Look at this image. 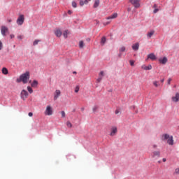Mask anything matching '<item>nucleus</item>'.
<instances>
[{"label":"nucleus","mask_w":179,"mask_h":179,"mask_svg":"<svg viewBox=\"0 0 179 179\" xmlns=\"http://www.w3.org/2000/svg\"><path fill=\"white\" fill-rule=\"evenodd\" d=\"M40 41H41V40H35L33 42V45H37V44H38V43H40Z\"/></svg>","instance_id":"cd10ccee"},{"label":"nucleus","mask_w":179,"mask_h":179,"mask_svg":"<svg viewBox=\"0 0 179 179\" xmlns=\"http://www.w3.org/2000/svg\"><path fill=\"white\" fill-rule=\"evenodd\" d=\"M129 63H130L131 66H134V65L135 64V62L134 60H130Z\"/></svg>","instance_id":"473e14b6"},{"label":"nucleus","mask_w":179,"mask_h":179,"mask_svg":"<svg viewBox=\"0 0 179 179\" xmlns=\"http://www.w3.org/2000/svg\"><path fill=\"white\" fill-rule=\"evenodd\" d=\"M117 16H118V14L117 13H114L109 17H107L106 20H108V21H104L103 22V26H108V24H110L111 23V19H116V17H117Z\"/></svg>","instance_id":"f03ea898"},{"label":"nucleus","mask_w":179,"mask_h":179,"mask_svg":"<svg viewBox=\"0 0 179 179\" xmlns=\"http://www.w3.org/2000/svg\"><path fill=\"white\" fill-rule=\"evenodd\" d=\"M31 87H34L35 89L37 88L38 86V81L36 80H34L33 82L31 83Z\"/></svg>","instance_id":"2eb2a0df"},{"label":"nucleus","mask_w":179,"mask_h":179,"mask_svg":"<svg viewBox=\"0 0 179 179\" xmlns=\"http://www.w3.org/2000/svg\"><path fill=\"white\" fill-rule=\"evenodd\" d=\"M10 38H15V35L14 34H10Z\"/></svg>","instance_id":"a18cd8bd"},{"label":"nucleus","mask_w":179,"mask_h":179,"mask_svg":"<svg viewBox=\"0 0 179 179\" xmlns=\"http://www.w3.org/2000/svg\"><path fill=\"white\" fill-rule=\"evenodd\" d=\"M166 160V158H163V159H162V161H163L164 162H165Z\"/></svg>","instance_id":"4d7b16f0"},{"label":"nucleus","mask_w":179,"mask_h":179,"mask_svg":"<svg viewBox=\"0 0 179 179\" xmlns=\"http://www.w3.org/2000/svg\"><path fill=\"white\" fill-rule=\"evenodd\" d=\"M172 100L175 101V103H177L179 100V93H176V96L172 97Z\"/></svg>","instance_id":"f3484780"},{"label":"nucleus","mask_w":179,"mask_h":179,"mask_svg":"<svg viewBox=\"0 0 179 179\" xmlns=\"http://www.w3.org/2000/svg\"><path fill=\"white\" fill-rule=\"evenodd\" d=\"M158 163H160V161H159Z\"/></svg>","instance_id":"69168bd1"},{"label":"nucleus","mask_w":179,"mask_h":179,"mask_svg":"<svg viewBox=\"0 0 179 179\" xmlns=\"http://www.w3.org/2000/svg\"><path fill=\"white\" fill-rule=\"evenodd\" d=\"M121 57H122V53L120 52V53L118 54V57H119V58H121Z\"/></svg>","instance_id":"49530a36"},{"label":"nucleus","mask_w":179,"mask_h":179,"mask_svg":"<svg viewBox=\"0 0 179 179\" xmlns=\"http://www.w3.org/2000/svg\"><path fill=\"white\" fill-rule=\"evenodd\" d=\"M137 113H138V110L136 111V114H137Z\"/></svg>","instance_id":"680f3d73"},{"label":"nucleus","mask_w":179,"mask_h":179,"mask_svg":"<svg viewBox=\"0 0 179 179\" xmlns=\"http://www.w3.org/2000/svg\"><path fill=\"white\" fill-rule=\"evenodd\" d=\"M61 96V91L59 90H57L55 91V94H54V100H57Z\"/></svg>","instance_id":"f8f14e48"},{"label":"nucleus","mask_w":179,"mask_h":179,"mask_svg":"<svg viewBox=\"0 0 179 179\" xmlns=\"http://www.w3.org/2000/svg\"><path fill=\"white\" fill-rule=\"evenodd\" d=\"M164 82V78L161 80V83H163Z\"/></svg>","instance_id":"5fc2aeb1"},{"label":"nucleus","mask_w":179,"mask_h":179,"mask_svg":"<svg viewBox=\"0 0 179 179\" xmlns=\"http://www.w3.org/2000/svg\"><path fill=\"white\" fill-rule=\"evenodd\" d=\"M16 23L18 26H22L24 23V15H20L17 19Z\"/></svg>","instance_id":"7ed1b4c3"},{"label":"nucleus","mask_w":179,"mask_h":179,"mask_svg":"<svg viewBox=\"0 0 179 179\" xmlns=\"http://www.w3.org/2000/svg\"><path fill=\"white\" fill-rule=\"evenodd\" d=\"M98 108H99V106H97V105L94 106V107L92 108L93 113H96V111H97Z\"/></svg>","instance_id":"bb28decb"},{"label":"nucleus","mask_w":179,"mask_h":179,"mask_svg":"<svg viewBox=\"0 0 179 179\" xmlns=\"http://www.w3.org/2000/svg\"><path fill=\"white\" fill-rule=\"evenodd\" d=\"M120 52H124L125 51V47L122 46L121 48L119 50Z\"/></svg>","instance_id":"2f4dec72"},{"label":"nucleus","mask_w":179,"mask_h":179,"mask_svg":"<svg viewBox=\"0 0 179 179\" xmlns=\"http://www.w3.org/2000/svg\"><path fill=\"white\" fill-rule=\"evenodd\" d=\"M99 5H100V0H95L93 7L99 8Z\"/></svg>","instance_id":"aec40b11"},{"label":"nucleus","mask_w":179,"mask_h":179,"mask_svg":"<svg viewBox=\"0 0 179 179\" xmlns=\"http://www.w3.org/2000/svg\"><path fill=\"white\" fill-rule=\"evenodd\" d=\"M129 2L134 5V8H139L141 6V3H139L140 0H129Z\"/></svg>","instance_id":"0eeeda50"},{"label":"nucleus","mask_w":179,"mask_h":179,"mask_svg":"<svg viewBox=\"0 0 179 179\" xmlns=\"http://www.w3.org/2000/svg\"><path fill=\"white\" fill-rule=\"evenodd\" d=\"M2 73H3V75H8V73H9V71H8V69H6V67H3L2 69Z\"/></svg>","instance_id":"412c9836"},{"label":"nucleus","mask_w":179,"mask_h":179,"mask_svg":"<svg viewBox=\"0 0 179 179\" xmlns=\"http://www.w3.org/2000/svg\"><path fill=\"white\" fill-rule=\"evenodd\" d=\"M132 50L134 51H138L139 50V43H136L132 45Z\"/></svg>","instance_id":"dca6fc26"},{"label":"nucleus","mask_w":179,"mask_h":179,"mask_svg":"<svg viewBox=\"0 0 179 179\" xmlns=\"http://www.w3.org/2000/svg\"><path fill=\"white\" fill-rule=\"evenodd\" d=\"M3 48V45L2 44V41H0V51Z\"/></svg>","instance_id":"e433bc0d"},{"label":"nucleus","mask_w":179,"mask_h":179,"mask_svg":"<svg viewBox=\"0 0 179 179\" xmlns=\"http://www.w3.org/2000/svg\"><path fill=\"white\" fill-rule=\"evenodd\" d=\"M152 159H159L160 157V151H154L152 154Z\"/></svg>","instance_id":"6e6552de"},{"label":"nucleus","mask_w":179,"mask_h":179,"mask_svg":"<svg viewBox=\"0 0 179 179\" xmlns=\"http://www.w3.org/2000/svg\"><path fill=\"white\" fill-rule=\"evenodd\" d=\"M153 85H154V86H155V87H159V82L154 81Z\"/></svg>","instance_id":"7c9ffc66"},{"label":"nucleus","mask_w":179,"mask_h":179,"mask_svg":"<svg viewBox=\"0 0 179 179\" xmlns=\"http://www.w3.org/2000/svg\"><path fill=\"white\" fill-rule=\"evenodd\" d=\"M84 3L85 5H87L89 3V0H85Z\"/></svg>","instance_id":"ea45409f"},{"label":"nucleus","mask_w":179,"mask_h":179,"mask_svg":"<svg viewBox=\"0 0 179 179\" xmlns=\"http://www.w3.org/2000/svg\"><path fill=\"white\" fill-rule=\"evenodd\" d=\"M71 6H72V8H78V3H76V1H73L71 2Z\"/></svg>","instance_id":"5701e85b"},{"label":"nucleus","mask_w":179,"mask_h":179,"mask_svg":"<svg viewBox=\"0 0 179 179\" xmlns=\"http://www.w3.org/2000/svg\"><path fill=\"white\" fill-rule=\"evenodd\" d=\"M85 5V1L83 0H80V6H83Z\"/></svg>","instance_id":"72a5a7b5"},{"label":"nucleus","mask_w":179,"mask_h":179,"mask_svg":"<svg viewBox=\"0 0 179 179\" xmlns=\"http://www.w3.org/2000/svg\"><path fill=\"white\" fill-rule=\"evenodd\" d=\"M117 134V127H113L111 128V132L110 133V136H114Z\"/></svg>","instance_id":"ddd939ff"},{"label":"nucleus","mask_w":179,"mask_h":179,"mask_svg":"<svg viewBox=\"0 0 179 179\" xmlns=\"http://www.w3.org/2000/svg\"><path fill=\"white\" fill-rule=\"evenodd\" d=\"M101 79H103V77H99V78L97 79V82H99V83L101 82Z\"/></svg>","instance_id":"58836bf2"},{"label":"nucleus","mask_w":179,"mask_h":179,"mask_svg":"<svg viewBox=\"0 0 179 179\" xmlns=\"http://www.w3.org/2000/svg\"><path fill=\"white\" fill-rule=\"evenodd\" d=\"M27 90H28V92H29V93L30 94H31V93H33V89L31 88V87L28 86V87H27Z\"/></svg>","instance_id":"a878e982"},{"label":"nucleus","mask_w":179,"mask_h":179,"mask_svg":"<svg viewBox=\"0 0 179 179\" xmlns=\"http://www.w3.org/2000/svg\"><path fill=\"white\" fill-rule=\"evenodd\" d=\"M148 59H152V61H155V59H157V57L155 55V53H150L148 55Z\"/></svg>","instance_id":"1a4fd4ad"},{"label":"nucleus","mask_w":179,"mask_h":179,"mask_svg":"<svg viewBox=\"0 0 179 179\" xmlns=\"http://www.w3.org/2000/svg\"><path fill=\"white\" fill-rule=\"evenodd\" d=\"M84 45H85V43H83V41H80L79 42V48H83Z\"/></svg>","instance_id":"393cba45"},{"label":"nucleus","mask_w":179,"mask_h":179,"mask_svg":"<svg viewBox=\"0 0 179 179\" xmlns=\"http://www.w3.org/2000/svg\"><path fill=\"white\" fill-rule=\"evenodd\" d=\"M29 79H30V72L26 71L25 73L21 74L19 78L16 79V82L17 83H20V82H22L24 85H26V83L29 82Z\"/></svg>","instance_id":"f257e3e1"},{"label":"nucleus","mask_w":179,"mask_h":179,"mask_svg":"<svg viewBox=\"0 0 179 179\" xmlns=\"http://www.w3.org/2000/svg\"><path fill=\"white\" fill-rule=\"evenodd\" d=\"M29 96V92L25 90H22L20 93V97L22 100H26L27 97Z\"/></svg>","instance_id":"20e7f679"},{"label":"nucleus","mask_w":179,"mask_h":179,"mask_svg":"<svg viewBox=\"0 0 179 179\" xmlns=\"http://www.w3.org/2000/svg\"><path fill=\"white\" fill-rule=\"evenodd\" d=\"M54 33L56 37H61V36H62V31H61L60 29H57L56 30H55Z\"/></svg>","instance_id":"9d476101"},{"label":"nucleus","mask_w":179,"mask_h":179,"mask_svg":"<svg viewBox=\"0 0 179 179\" xmlns=\"http://www.w3.org/2000/svg\"><path fill=\"white\" fill-rule=\"evenodd\" d=\"M141 68L142 69H144L145 71H146V65H143Z\"/></svg>","instance_id":"a19ab883"},{"label":"nucleus","mask_w":179,"mask_h":179,"mask_svg":"<svg viewBox=\"0 0 179 179\" xmlns=\"http://www.w3.org/2000/svg\"><path fill=\"white\" fill-rule=\"evenodd\" d=\"M131 110H135V106H131Z\"/></svg>","instance_id":"3c124183"},{"label":"nucleus","mask_w":179,"mask_h":179,"mask_svg":"<svg viewBox=\"0 0 179 179\" xmlns=\"http://www.w3.org/2000/svg\"><path fill=\"white\" fill-rule=\"evenodd\" d=\"M167 143L170 145L171 146H173L174 145V140L173 139V136H170L167 140Z\"/></svg>","instance_id":"4468645a"},{"label":"nucleus","mask_w":179,"mask_h":179,"mask_svg":"<svg viewBox=\"0 0 179 179\" xmlns=\"http://www.w3.org/2000/svg\"><path fill=\"white\" fill-rule=\"evenodd\" d=\"M66 125L69 128H71L72 127V123H71V122L68 121L66 122Z\"/></svg>","instance_id":"c756f323"},{"label":"nucleus","mask_w":179,"mask_h":179,"mask_svg":"<svg viewBox=\"0 0 179 179\" xmlns=\"http://www.w3.org/2000/svg\"><path fill=\"white\" fill-rule=\"evenodd\" d=\"M152 69V65L149 64L148 66H146L145 71H150Z\"/></svg>","instance_id":"c85d7f7f"},{"label":"nucleus","mask_w":179,"mask_h":179,"mask_svg":"<svg viewBox=\"0 0 179 179\" xmlns=\"http://www.w3.org/2000/svg\"><path fill=\"white\" fill-rule=\"evenodd\" d=\"M115 113L116 115L120 114V110H119L118 109H117V110H115Z\"/></svg>","instance_id":"c03bdc74"},{"label":"nucleus","mask_w":179,"mask_h":179,"mask_svg":"<svg viewBox=\"0 0 179 179\" xmlns=\"http://www.w3.org/2000/svg\"><path fill=\"white\" fill-rule=\"evenodd\" d=\"M8 23H12V19H8Z\"/></svg>","instance_id":"603ef678"},{"label":"nucleus","mask_w":179,"mask_h":179,"mask_svg":"<svg viewBox=\"0 0 179 179\" xmlns=\"http://www.w3.org/2000/svg\"><path fill=\"white\" fill-rule=\"evenodd\" d=\"M17 38L19 39V40H22V36H17Z\"/></svg>","instance_id":"8fccbe9b"},{"label":"nucleus","mask_w":179,"mask_h":179,"mask_svg":"<svg viewBox=\"0 0 179 179\" xmlns=\"http://www.w3.org/2000/svg\"><path fill=\"white\" fill-rule=\"evenodd\" d=\"M9 29H8V27H6V26H1V35L3 36V37L6 36V33H8Z\"/></svg>","instance_id":"39448f33"},{"label":"nucleus","mask_w":179,"mask_h":179,"mask_svg":"<svg viewBox=\"0 0 179 179\" xmlns=\"http://www.w3.org/2000/svg\"><path fill=\"white\" fill-rule=\"evenodd\" d=\"M81 110H82V111H83V110H85V108H82Z\"/></svg>","instance_id":"052dcab7"},{"label":"nucleus","mask_w":179,"mask_h":179,"mask_svg":"<svg viewBox=\"0 0 179 179\" xmlns=\"http://www.w3.org/2000/svg\"><path fill=\"white\" fill-rule=\"evenodd\" d=\"M106 36L102 37L101 40V45H104V44H106Z\"/></svg>","instance_id":"4be33fe9"},{"label":"nucleus","mask_w":179,"mask_h":179,"mask_svg":"<svg viewBox=\"0 0 179 179\" xmlns=\"http://www.w3.org/2000/svg\"><path fill=\"white\" fill-rule=\"evenodd\" d=\"M63 36H64V38H68V30L64 31Z\"/></svg>","instance_id":"b1692460"},{"label":"nucleus","mask_w":179,"mask_h":179,"mask_svg":"<svg viewBox=\"0 0 179 179\" xmlns=\"http://www.w3.org/2000/svg\"><path fill=\"white\" fill-rule=\"evenodd\" d=\"M153 148H157V145H153Z\"/></svg>","instance_id":"6e6d98bb"},{"label":"nucleus","mask_w":179,"mask_h":179,"mask_svg":"<svg viewBox=\"0 0 179 179\" xmlns=\"http://www.w3.org/2000/svg\"><path fill=\"white\" fill-rule=\"evenodd\" d=\"M68 13H69V15H72V10H68Z\"/></svg>","instance_id":"09e8293b"},{"label":"nucleus","mask_w":179,"mask_h":179,"mask_svg":"<svg viewBox=\"0 0 179 179\" xmlns=\"http://www.w3.org/2000/svg\"><path fill=\"white\" fill-rule=\"evenodd\" d=\"M28 115H29V117H33V113L29 112V113H28Z\"/></svg>","instance_id":"37998d69"},{"label":"nucleus","mask_w":179,"mask_h":179,"mask_svg":"<svg viewBox=\"0 0 179 179\" xmlns=\"http://www.w3.org/2000/svg\"><path fill=\"white\" fill-rule=\"evenodd\" d=\"M88 1H90V0H88Z\"/></svg>","instance_id":"338daca9"},{"label":"nucleus","mask_w":179,"mask_h":179,"mask_svg":"<svg viewBox=\"0 0 179 179\" xmlns=\"http://www.w3.org/2000/svg\"><path fill=\"white\" fill-rule=\"evenodd\" d=\"M15 47H16L15 45L13 46V48H15Z\"/></svg>","instance_id":"e2e57ef3"},{"label":"nucleus","mask_w":179,"mask_h":179,"mask_svg":"<svg viewBox=\"0 0 179 179\" xmlns=\"http://www.w3.org/2000/svg\"><path fill=\"white\" fill-rule=\"evenodd\" d=\"M75 111H76V109H73V113H75Z\"/></svg>","instance_id":"13d9d810"},{"label":"nucleus","mask_w":179,"mask_h":179,"mask_svg":"<svg viewBox=\"0 0 179 179\" xmlns=\"http://www.w3.org/2000/svg\"><path fill=\"white\" fill-rule=\"evenodd\" d=\"M167 57H164L163 58H159V62H160V64H162V65H166V64H167Z\"/></svg>","instance_id":"9b49d317"},{"label":"nucleus","mask_w":179,"mask_h":179,"mask_svg":"<svg viewBox=\"0 0 179 179\" xmlns=\"http://www.w3.org/2000/svg\"><path fill=\"white\" fill-rule=\"evenodd\" d=\"M45 115H52V108H51V106H48L46 107V110L45 111Z\"/></svg>","instance_id":"423d86ee"},{"label":"nucleus","mask_w":179,"mask_h":179,"mask_svg":"<svg viewBox=\"0 0 179 179\" xmlns=\"http://www.w3.org/2000/svg\"><path fill=\"white\" fill-rule=\"evenodd\" d=\"M61 114H62V118H65V111L62 110L61 112Z\"/></svg>","instance_id":"f704fd0d"},{"label":"nucleus","mask_w":179,"mask_h":179,"mask_svg":"<svg viewBox=\"0 0 179 179\" xmlns=\"http://www.w3.org/2000/svg\"><path fill=\"white\" fill-rule=\"evenodd\" d=\"M109 92H111V90H109Z\"/></svg>","instance_id":"0e129e2a"},{"label":"nucleus","mask_w":179,"mask_h":179,"mask_svg":"<svg viewBox=\"0 0 179 179\" xmlns=\"http://www.w3.org/2000/svg\"><path fill=\"white\" fill-rule=\"evenodd\" d=\"M170 83H171V78H169L168 80V85H170Z\"/></svg>","instance_id":"de8ad7c7"},{"label":"nucleus","mask_w":179,"mask_h":179,"mask_svg":"<svg viewBox=\"0 0 179 179\" xmlns=\"http://www.w3.org/2000/svg\"><path fill=\"white\" fill-rule=\"evenodd\" d=\"M170 138V136L167 134H164L162 136V141H167Z\"/></svg>","instance_id":"a211bd4d"},{"label":"nucleus","mask_w":179,"mask_h":179,"mask_svg":"<svg viewBox=\"0 0 179 179\" xmlns=\"http://www.w3.org/2000/svg\"><path fill=\"white\" fill-rule=\"evenodd\" d=\"M127 11H128V12H131V8L129 7V8H127Z\"/></svg>","instance_id":"864d4df0"},{"label":"nucleus","mask_w":179,"mask_h":179,"mask_svg":"<svg viewBox=\"0 0 179 179\" xmlns=\"http://www.w3.org/2000/svg\"><path fill=\"white\" fill-rule=\"evenodd\" d=\"M153 34H155V31L154 30H152L150 31V32H148L147 34V37L148 38H152V36H153Z\"/></svg>","instance_id":"6ab92c4d"},{"label":"nucleus","mask_w":179,"mask_h":179,"mask_svg":"<svg viewBox=\"0 0 179 179\" xmlns=\"http://www.w3.org/2000/svg\"><path fill=\"white\" fill-rule=\"evenodd\" d=\"M73 74H76V71H73Z\"/></svg>","instance_id":"bf43d9fd"},{"label":"nucleus","mask_w":179,"mask_h":179,"mask_svg":"<svg viewBox=\"0 0 179 179\" xmlns=\"http://www.w3.org/2000/svg\"><path fill=\"white\" fill-rule=\"evenodd\" d=\"M79 92V87L76 86L75 89V93H78Z\"/></svg>","instance_id":"c9c22d12"},{"label":"nucleus","mask_w":179,"mask_h":179,"mask_svg":"<svg viewBox=\"0 0 179 179\" xmlns=\"http://www.w3.org/2000/svg\"><path fill=\"white\" fill-rule=\"evenodd\" d=\"M99 75H100L101 76H104V71H101L100 73H99Z\"/></svg>","instance_id":"79ce46f5"},{"label":"nucleus","mask_w":179,"mask_h":179,"mask_svg":"<svg viewBox=\"0 0 179 179\" xmlns=\"http://www.w3.org/2000/svg\"><path fill=\"white\" fill-rule=\"evenodd\" d=\"M157 12H159V8H155V9L153 10V13H157Z\"/></svg>","instance_id":"4c0bfd02"}]
</instances>
